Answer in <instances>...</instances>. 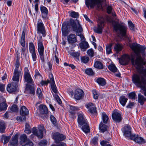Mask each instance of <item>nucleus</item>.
Returning a JSON list of instances; mask_svg holds the SVG:
<instances>
[{"instance_id":"nucleus-64","label":"nucleus","mask_w":146,"mask_h":146,"mask_svg":"<svg viewBox=\"0 0 146 146\" xmlns=\"http://www.w3.org/2000/svg\"><path fill=\"white\" fill-rule=\"evenodd\" d=\"M98 140V137H95L92 139V143L93 144L95 145L97 144Z\"/></svg>"},{"instance_id":"nucleus-7","label":"nucleus","mask_w":146,"mask_h":146,"mask_svg":"<svg viewBox=\"0 0 146 146\" xmlns=\"http://www.w3.org/2000/svg\"><path fill=\"white\" fill-rule=\"evenodd\" d=\"M20 113L21 116H17L16 120L18 121H25L26 120V116L29 113L28 109L25 106H23L21 108Z\"/></svg>"},{"instance_id":"nucleus-11","label":"nucleus","mask_w":146,"mask_h":146,"mask_svg":"<svg viewBox=\"0 0 146 146\" xmlns=\"http://www.w3.org/2000/svg\"><path fill=\"white\" fill-rule=\"evenodd\" d=\"M24 78L25 81L27 82V84H33L34 83L29 72L28 68H27L25 69Z\"/></svg>"},{"instance_id":"nucleus-20","label":"nucleus","mask_w":146,"mask_h":146,"mask_svg":"<svg viewBox=\"0 0 146 146\" xmlns=\"http://www.w3.org/2000/svg\"><path fill=\"white\" fill-rule=\"evenodd\" d=\"M86 107L88 109V111L92 114L96 113V108L92 103H88L86 106Z\"/></svg>"},{"instance_id":"nucleus-24","label":"nucleus","mask_w":146,"mask_h":146,"mask_svg":"<svg viewBox=\"0 0 146 146\" xmlns=\"http://www.w3.org/2000/svg\"><path fill=\"white\" fill-rule=\"evenodd\" d=\"M18 135L15 134L13 136L12 138L11 141L10 143L12 146H17L18 144Z\"/></svg>"},{"instance_id":"nucleus-13","label":"nucleus","mask_w":146,"mask_h":146,"mask_svg":"<svg viewBox=\"0 0 146 146\" xmlns=\"http://www.w3.org/2000/svg\"><path fill=\"white\" fill-rule=\"evenodd\" d=\"M84 95V92L80 89H77L75 91L74 97L77 100H79L82 98Z\"/></svg>"},{"instance_id":"nucleus-21","label":"nucleus","mask_w":146,"mask_h":146,"mask_svg":"<svg viewBox=\"0 0 146 146\" xmlns=\"http://www.w3.org/2000/svg\"><path fill=\"white\" fill-rule=\"evenodd\" d=\"M21 73V71L17 70H14L13 75L14 76L12 78V80L14 81H15V82H17V84L19 81L20 74Z\"/></svg>"},{"instance_id":"nucleus-1","label":"nucleus","mask_w":146,"mask_h":146,"mask_svg":"<svg viewBox=\"0 0 146 146\" xmlns=\"http://www.w3.org/2000/svg\"><path fill=\"white\" fill-rule=\"evenodd\" d=\"M131 48L136 56L135 59L133 58H131L132 65L136 66V68L139 70V72L146 77V68H144L143 66H145L146 67V59L144 53L146 47L139 44H132Z\"/></svg>"},{"instance_id":"nucleus-26","label":"nucleus","mask_w":146,"mask_h":146,"mask_svg":"<svg viewBox=\"0 0 146 146\" xmlns=\"http://www.w3.org/2000/svg\"><path fill=\"white\" fill-rule=\"evenodd\" d=\"M127 100V98L123 95L120 96L119 99V103L123 107L125 106Z\"/></svg>"},{"instance_id":"nucleus-63","label":"nucleus","mask_w":146,"mask_h":146,"mask_svg":"<svg viewBox=\"0 0 146 146\" xmlns=\"http://www.w3.org/2000/svg\"><path fill=\"white\" fill-rule=\"evenodd\" d=\"M35 76L36 79H38V78H40L41 77V75L37 70H36L35 71Z\"/></svg>"},{"instance_id":"nucleus-10","label":"nucleus","mask_w":146,"mask_h":146,"mask_svg":"<svg viewBox=\"0 0 146 146\" xmlns=\"http://www.w3.org/2000/svg\"><path fill=\"white\" fill-rule=\"evenodd\" d=\"M18 84L13 82L9 84L7 87V91L10 93H14L17 90Z\"/></svg>"},{"instance_id":"nucleus-51","label":"nucleus","mask_w":146,"mask_h":146,"mask_svg":"<svg viewBox=\"0 0 146 146\" xmlns=\"http://www.w3.org/2000/svg\"><path fill=\"white\" fill-rule=\"evenodd\" d=\"M10 110L13 112H17L18 111V108L17 106L13 104L11 106Z\"/></svg>"},{"instance_id":"nucleus-45","label":"nucleus","mask_w":146,"mask_h":146,"mask_svg":"<svg viewBox=\"0 0 146 146\" xmlns=\"http://www.w3.org/2000/svg\"><path fill=\"white\" fill-rule=\"evenodd\" d=\"M30 128L29 125L28 123H26L25 124V132L27 134H29L31 132Z\"/></svg>"},{"instance_id":"nucleus-54","label":"nucleus","mask_w":146,"mask_h":146,"mask_svg":"<svg viewBox=\"0 0 146 146\" xmlns=\"http://www.w3.org/2000/svg\"><path fill=\"white\" fill-rule=\"evenodd\" d=\"M114 48L117 52L121 51L122 50L121 46L119 44H116Z\"/></svg>"},{"instance_id":"nucleus-61","label":"nucleus","mask_w":146,"mask_h":146,"mask_svg":"<svg viewBox=\"0 0 146 146\" xmlns=\"http://www.w3.org/2000/svg\"><path fill=\"white\" fill-rule=\"evenodd\" d=\"M129 28L132 31L134 30V26L133 23L131 21H128Z\"/></svg>"},{"instance_id":"nucleus-46","label":"nucleus","mask_w":146,"mask_h":146,"mask_svg":"<svg viewBox=\"0 0 146 146\" xmlns=\"http://www.w3.org/2000/svg\"><path fill=\"white\" fill-rule=\"evenodd\" d=\"M100 144L101 146H112L110 144L109 141L107 140L101 141L100 142Z\"/></svg>"},{"instance_id":"nucleus-31","label":"nucleus","mask_w":146,"mask_h":146,"mask_svg":"<svg viewBox=\"0 0 146 146\" xmlns=\"http://www.w3.org/2000/svg\"><path fill=\"white\" fill-rule=\"evenodd\" d=\"M96 82L100 85L104 86L106 84V82L105 79L102 78H99L96 80Z\"/></svg>"},{"instance_id":"nucleus-58","label":"nucleus","mask_w":146,"mask_h":146,"mask_svg":"<svg viewBox=\"0 0 146 146\" xmlns=\"http://www.w3.org/2000/svg\"><path fill=\"white\" fill-rule=\"evenodd\" d=\"M36 93L38 94L39 98H41L42 96V93L40 89V88H38L37 89Z\"/></svg>"},{"instance_id":"nucleus-18","label":"nucleus","mask_w":146,"mask_h":146,"mask_svg":"<svg viewBox=\"0 0 146 146\" xmlns=\"http://www.w3.org/2000/svg\"><path fill=\"white\" fill-rule=\"evenodd\" d=\"M67 40L68 43L73 44L77 42V36L74 34L71 33L67 36Z\"/></svg>"},{"instance_id":"nucleus-41","label":"nucleus","mask_w":146,"mask_h":146,"mask_svg":"<svg viewBox=\"0 0 146 146\" xmlns=\"http://www.w3.org/2000/svg\"><path fill=\"white\" fill-rule=\"evenodd\" d=\"M113 43H111L108 45L106 46V53L108 54H109L112 52L111 47L113 44Z\"/></svg>"},{"instance_id":"nucleus-9","label":"nucleus","mask_w":146,"mask_h":146,"mask_svg":"<svg viewBox=\"0 0 146 146\" xmlns=\"http://www.w3.org/2000/svg\"><path fill=\"white\" fill-rule=\"evenodd\" d=\"M66 138L65 135L58 132L54 133L52 136V138L54 140L55 143H59L60 141L63 140Z\"/></svg>"},{"instance_id":"nucleus-38","label":"nucleus","mask_w":146,"mask_h":146,"mask_svg":"<svg viewBox=\"0 0 146 146\" xmlns=\"http://www.w3.org/2000/svg\"><path fill=\"white\" fill-rule=\"evenodd\" d=\"M38 133L40 134V138H42L43 136V131L44 129V126L42 125H40L38 126Z\"/></svg>"},{"instance_id":"nucleus-43","label":"nucleus","mask_w":146,"mask_h":146,"mask_svg":"<svg viewBox=\"0 0 146 146\" xmlns=\"http://www.w3.org/2000/svg\"><path fill=\"white\" fill-rule=\"evenodd\" d=\"M102 117L103 123H107L109 118L107 115L105 113H102Z\"/></svg>"},{"instance_id":"nucleus-29","label":"nucleus","mask_w":146,"mask_h":146,"mask_svg":"<svg viewBox=\"0 0 146 146\" xmlns=\"http://www.w3.org/2000/svg\"><path fill=\"white\" fill-rule=\"evenodd\" d=\"M20 144H22L25 142L29 141V139L27 138V137L25 134L21 135L20 137Z\"/></svg>"},{"instance_id":"nucleus-53","label":"nucleus","mask_w":146,"mask_h":146,"mask_svg":"<svg viewBox=\"0 0 146 146\" xmlns=\"http://www.w3.org/2000/svg\"><path fill=\"white\" fill-rule=\"evenodd\" d=\"M70 15L72 17L76 18L78 17L79 15L78 12L72 11L70 13Z\"/></svg>"},{"instance_id":"nucleus-62","label":"nucleus","mask_w":146,"mask_h":146,"mask_svg":"<svg viewBox=\"0 0 146 146\" xmlns=\"http://www.w3.org/2000/svg\"><path fill=\"white\" fill-rule=\"evenodd\" d=\"M50 78V80H47V81H44V80H42L41 82V84L42 86L43 85H47L49 83L51 84V82L50 81V78L51 77H49Z\"/></svg>"},{"instance_id":"nucleus-57","label":"nucleus","mask_w":146,"mask_h":146,"mask_svg":"<svg viewBox=\"0 0 146 146\" xmlns=\"http://www.w3.org/2000/svg\"><path fill=\"white\" fill-rule=\"evenodd\" d=\"M87 54L91 57H92L94 56V52L92 49H89L87 51Z\"/></svg>"},{"instance_id":"nucleus-14","label":"nucleus","mask_w":146,"mask_h":146,"mask_svg":"<svg viewBox=\"0 0 146 146\" xmlns=\"http://www.w3.org/2000/svg\"><path fill=\"white\" fill-rule=\"evenodd\" d=\"M131 139L140 144L145 143V141L142 137L138 136V135H136L135 134L132 135L131 137Z\"/></svg>"},{"instance_id":"nucleus-23","label":"nucleus","mask_w":146,"mask_h":146,"mask_svg":"<svg viewBox=\"0 0 146 146\" xmlns=\"http://www.w3.org/2000/svg\"><path fill=\"white\" fill-rule=\"evenodd\" d=\"M40 10L42 14V16L44 19H45L47 17L48 14V11L47 8L44 6H41Z\"/></svg>"},{"instance_id":"nucleus-2","label":"nucleus","mask_w":146,"mask_h":146,"mask_svg":"<svg viewBox=\"0 0 146 146\" xmlns=\"http://www.w3.org/2000/svg\"><path fill=\"white\" fill-rule=\"evenodd\" d=\"M132 81L136 86L140 87L144 91L143 94L146 96V79L140 74H134L132 76Z\"/></svg>"},{"instance_id":"nucleus-60","label":"nucleus","mask_w":146,"mask_h":146,"mask_svg":"<svg viewBox=\"0 0 146 146\" xmlns=\"http://www.w3.org/2000/svg\"><path fill=\"white\" fill-rule=\"evenodd\" d=\"M47 143V141L44 139H43L40 141L39 143V145L40 146H45Z\"/></svg>"},{"instance_id":"nucleus-15","label":"nucleus","mask_w":146,"mask_h":146,"mask_svg":"<svg viewBox=\"0 0 146 146\" xmlns=\"http://www.w3.org/2000/svg\"><path fill=\"white\" fill-rule=\"evenodd\" d=\"M112 119L116 123H119L122 121L121 115L117 111H115L112 114Z\"/></svg>"},{"instance_id":"nucleus-33","label":"nucleus","mask_w":146,"mask_h":146,"mask_svg":"<svg viewBox=\"0 0 146 146\" xmlns=\"http://www.w3.org/2000/svg\"><path fill=\"white\" fill-rule=\"evenodd\" d=\"M7 107V105L6 102H3L0 103V112L6 110Z\"/></svg>"},{"instance_id":"nucleus-30","label":"nucleus","mask_w":146,"mask_h":146,"mask_svg":"<svg viewBox=\"0 0 146 146\" xmlns=\"http://www.w3.org/2000/svg\"><path fill=\"white\" fill-rule=\"evenodd\" d=\"M138 102L140 104L142 105L143 104L144 102L146 100V98L142 95L140 93L138 94Z\"/></svg>"},{"instance_id":"nucleus-39","label":"nucleus","mask_w":146,"mask_h":146,"mask_svg":"<svg viewBox=\"0 0 146 146\" xmlns=\"http://www.w3.org/2000/svg\"><path fill=\"white\" fill-rule=\"evenodd\" d=\"M70 109L69 112L71 115H74L76 113L75 111L78 110V108L74 106L70 105Z\"/></svg>"},{"instance_id":"nucleus-34","label":"nucleus","mask_w":146,"mask_h":146,"mask_svg":"<svg viewBox=\"0 0 146 146\" xmlns=\"http://www.w3.org/2000/svg\"><path fill=\"white\" fill-rule=\"evenodd\" d=\"M80 48L83 49H86L89 47L88 42L86 41H83L80 43Z\"/></svg>"},{"instance_id":"nucleus-59","label":"nucleus","mask_w":146,"mask_h":146,"mask_svg":"<svg viewBox=\"0 0 146 146\" xmlns=\"http://www.w3.org/2000/svg\"><path fill=\"white\" fill-rule=\"evenodd\" d=\"M92 92L94 98L96 99H98L99 96V95L96 90L94 89L92 90Z\"/></svg>"},{"instance_id":"nucleus-25","label":"nucleus","mask_w":146,"mask_h":146,"mask_svg":"<svg viewBox=\"0 0 146 146\" xmlns=\"http://www.w3.org/2000/svg\"><path fill=\"white\" fill-rule=\"evenodd\" d=\"M103 23V21H101L100 23V24L98 25L97 27L94 30L95 32L100 34H101L102 33L103 28L102 24Z\"/></svg>"},{"instance_id":"nucleus-27","label":"nucleus","mask_w":146,"mask_h":146,"mask_svg":"<svg viewBox=\"0 0 146 146\" xmlns=\"http://www.w3.org/2000/svg\"><path fill=\"white\" fill-rule=\"evenodd\" d=\"M39 108L40 113L42 114H46L48 112L47 108L45 105H40Z\"/></svg>"},{"instance_id":"nucleus-48","label":"nucleus","mask_w":146,"mask_h":146,"mask_svg":"<svg viewBox=\"0 0 146 146\" xmlns=\"http://www.w3.org/2000/svg\"><path fill=\"white\" fill-rule=\"evenodd\" d=\"M81 60L82 62L86 64L88 62L89 58L88 56H84L81 57Z\"/></svg>"},{"instance_id":"nucleus-40","label":"nucleus","mask_w":146,"mask_h":146,"mask_svg":"<svg viewBox=\"0 0 146 146\" xmlns=\"http://www.w3.org/2000/svg\"><path fill=\"white\" fill-rule=\"evenodd\" d=\"M80 54V52H71L70 53L71 56L78 60H79V57Z\"/></svg>"},{"instance_id":"nucleus-19","label":"nucleus","mask_w":146,"mask_h":146,"mask_svg":"<svg viewBox=\"0 0 146 146\" xmlns=\"http://www.w3.org/2000/svg\"><path fill=\"white\" fill-rule=\"evenodd\" d=\"M49 76L51 77L50 78V81L51 82V87L52 90L55 93H57L58 90L55 83L53 75L52 74H50Z\"/></svg>"},{"instance_id":"nucleus-56","label":"nucleus","mask_w":146,"mask_h":146,"mask_svg":"<svg viewBox=\"0 0 146 146\" xmlns=\"http://www.w3.org/2000/svg\"><path fill=\"white\" fill-rule=\"evenodd\" d=\"M50 119L52 124L54 125L57 124L56 120L55 117L53 115L50 116Z\"/></svg>"},{"instance_id":"nucleus-35","label":"nucleus","mask_w":146,"mask_h":146,"mask_svg":"<svg viewBox=\"0 0 146 146\" xmlns=\"http://www.w3.org/2000/svg\"><path fill=\"white\" fill-rule=\"evenodd\" d=\"M72 19H71L70 20L69 22H64L62 25V30H68V27L71 26L70 24V20Z\"/></svg>"},{"instance_id":"nucleus-37","label":"nucleus","mask_w":146,"mask_h":146,"mask_svg":"<svg viewBox=\"0 0 146 146\" xmlns=\"http://www.w3.org/2000/svg\"><path fill=\"white\" fill-rule=\"evenodd\" d=\"M21 58L22 57L26 58V57L28 53L27 50V49L25 47H23L21 48Z\"/></svg>"},{"instance_id":"nucleus-6","label":"nucleus","mask_w":146,"mask_h":146,"mask_svg":"<svg viewBox=\"0 0 146 146\" xmlns=\"http://www.w3.org/2000/svg\"><path fill=\"white\" fill-rule=\"evenodd\" d=\"M104 0H86V6L88 8L90 6L91 8H93L95 6L97 5V9H102L101 2Z\"/></svg>"},{"instance_id":"nucleus-36","label":"nucleus","mask_w":146,"mask_h":146,"mask_svg":"<svg viewBox=\"0 0 146 146\" xmlns=\"http://www.w3.org/2000/svg\"><path fill=\"white\" fill-rule=\"evenodd\" d=\"M6 128L4 122L1 121L0 122V132L1 133H4Z\"/></svg>"},{"instance_id":"nucleus-55","label":"nucleus","mask_w":146,"mask_h":146,"mask_svg":"<svg viewBox=\"0 0 146 146\" xmlns=\"http://www.w3.org/2000/svg\"><path fill=\"white\" fill-rule=\"evenodd\" d=\"M11 138V136H4L2 137V138L4 140L3 143L4 144L7 143L9 141V140Z\"/></svg>"},{"instance_id":"nucleus-4","label":"nucleus","mask_w":146,"mask_h":146,"mask_svg":"<svg viewBox=\"0 0 146 146\" xmlns=\"http://www.w3.org/2000/svg\"><path fill=\"white\" fill-rule=\"evenodd\" d=\"M77 121L79 127H81L82 131L86 133H88L90 131L89 125L86 119L84 116L82 114H80L78 115Z\"/></svg>"},{"instance_id":"nucleus-42","label":"nucleus","mask_w":146,"mask_h":146,"mask_svg":"<svg viewBox=\"0 0 146 146\" xmlns=\"http://www.w3.org/2000/svg\"><path fill=\"white\" fill-rule=\"evenodd\" d=\"M85 73L89 76H93L94 74V72L91 68H88L85 71Z\"/></svg>"},{"instance_id":"nucleus-28","label":"nucleus","mask_w":146,"mask_h":146,"mask_svg":"<svg viewBox=\"0 0 146 146\" xmlns=\"http://www.w3.org/2000/svg\"><path fill=\"white\" fill-rule=\"evenodd\" d=\"M94 67L99 70L102 69L104 68V66L103 64L100 61H96L94 64Z\"/></svg>"},{"instance_id":"nucleus-50","label":"nucleus","mask_w":146,"mask_h":146,"mask_svg":"<svg viewBox=\"0 0 146 146\" xmlns=\"http://www.w3.org/2000/svg\"><path fill=\"white\" fill-rule=\"evenodd\" d=\"M128 96L129 98L132 99H135L137 98L136 94L133 92L129 93Z\"/></svg>"},{"instance_id":"nucleus-8","label":"nucleus","mask_w":146,"mask_h":146,"mask_svg":"<svg viewBox=\"0 0 146 146\" xmlns=\"http://www.w3.org/2000/svg\"><path fill=\"white\" fill-rule=\"evenodd\" d=\"M42 40H39L38 42V51L40 55V58L42 62H44V48L43 45Z\"/></svg>"},{"instance_id":"nucleus-32","label":"nucleus","mask_w":146,"mask_h":146,"mask_svg":"<svg viewBox=\"0 0 146 146\" xmlns=\"http://www.w3.org/2000/svg\"><path fill=\"white\" fill-rule=\"evenodd\" d=\"M25 31L23 30V31L21 37V45L23 47H25Z\"/></svg>"},{"instance_id":"nucleus-17","label":"nucleus","mask_w":146,"mask_h":146,"mask_svg":"<svg viewBox=\"0 0 146 146\" xmlns=\"http://www.w3.org/2000/svg\"><path fill=\"white\" fill-rule=\"evenodd\" d=\"M34 83L33 84H27L26 86V91L27 93L33 95L35 94Z\"/></svg>"},{"instance_id":"nucleus-5","label":"nucleus","mask_w":146,"mask_h":146,"mask_svg":"<svg viewBox=\"0 0 146 146\" xmlns=\"http://www.w3.org/2000/svg\"><path fill=\"white\" fill-rule=\"evenodd\" d=\"M113 30L115 32H119V34L121 36L125 38H128L126 34L127 28L124 25L118 23H115L113 25Z\"/></svg>"},{"instance_id":"nucleus-47","label":"nucleus","mask_w":146,"mask_h":146,"mask_svg":"<svg viewBox=\"0 0 146 146\" xmlns=\"http://www.w3.org/2000/svg\"><path fill=\"white\" fill-rule=\"evenodd\" d=\"M29 49L31 53L35 52L34 45L32 42L29 43Z\"/></svg>"},{"instance_id":"nucleus-12","label":"nucleus","mask_w":146,"mask_h":146,"mask_svg":"<svg viewBox=\"0 0 146 146\" xmlns=\"http://www.w3.org/2000/svg\"><path fill=\"white\" fill-rule=\"evenodd\" d=\"M37 27V33H40L42 34L43 37H45L46 35V32L43 23L41 22L38 23Z\"/></svg>"},{"instance_id":"nucleus-16","label":"nucleus","mask_w":146,"mask_h":146,"mask_svg":"<svg viewBox=\"0 0 146 146\" xmlns=\"http://www.w3.org/2000/svg\"><path fill=\"white\" fill-rule=\"evenodd\" d=\"M123 132L124 135L127 137H129L131 139V137L133 134H132L131 132V128L130 127L129 125L125 126L123 129Z\"/></svg>"},{"instance_id":"nucleus-52","label":"nucleus","mask_w":146,"mask_h":146,"mask_svg":"<svg viewBox=\"0 0 146 146\" xmlns=\"http://www.w3.org/2000/svg\"><path fill=\"white\" fill-rule=\"evenodd\" d=\"M32 132L34 135L37 136L39 138H40V136L39 135H40V134H39V133H38V131L36 128L33 127V128Z\"/></svg>"},{"instance_id":"nucleus-22","label":"nucleus","mask_w":146,"mask_h":146,"mask_svg":"<svg viewBox=\"0 0 146 146\" xmlns=\"http://www.w3.org/2000/svg\"><path fill=\"white\" fill-rule=\"evenodd\" d=\"M109 127L106 125L103 124L102 122L99 125V129L101 132L104 133L106 131L107 133H108Z\"/></svg>"},{"instance_id":"nucleus-49","label":"nucleus","mask_w":146,"mask_h":146,"mask_svg":"<svg viewBox=\"0 0 146 146\" xmlns=\"http://www.w3.org/2000/svg\"><path fill=\"white\" fill-rule=\"evenodd\" d=\"M17 55H18L17 54ZM19 60V57L17 55V59L15 64V68L14 70H15L16 69L17 70H19L18 69L20 66Z\"/></svg>"},{"instance_id":"nucleus-44","label":"nucleus","mask_w":146,"mask_h":146,"mask_svg":"<svg viewBox=\"0 0 146 146\" xmlns=\"http://www.w3.org/2000/svg\"><path fill=\"white\" fill-rule=\"evenodd\" d=\"M108 68L110 70L113 72H115L117 71V68L114 64H111L109 66Z\"/></svg>"},{"instance_id":"nucleus-3","label":"nucleus","mask_w":146,"mask_h":146,"mask_svg":"<svg viewBox=\"0 0 146 146\" xmlns=\"http://www.w3.org/2000/svg\"><path fill=\"white\" fill-rule=\"evenodd\" d=\"M70 24L73 31L76 32L77 36H79L82 41H85L86 39L83 35L82 34L83 30L81 25L80 24L78 21L76 22L74 19L70 20Z\"/></svg>"}]
</instances>
